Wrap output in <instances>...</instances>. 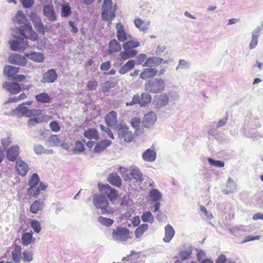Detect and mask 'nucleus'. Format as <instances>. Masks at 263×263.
I'll use <instances>...</instances> for the list:
<instances>
[{
  "label": "nucleus",
  "mask_w": 263,
  "mask_h": 263,
  "mask_svg": "<svg viewBox=\"0 0 263 263\" xmlns=\"http://www.w3.org/2000/svg\"><path fill=\"white\" fill-rule=\"evenodd\" d=\"M2 87L6 90L13 95L17 94L21 91L20 84L16 82L6 81L3 83Z\"/></svg>",
  "instance_id": "12"
},
{
  "label": "nucleus",
  "mask_w": 263,
  "mask_h": 263,
  "mask_svg": "<svg viewBox=\"0 0 263 263\" xmlns=\"http://www.w3.org/2000/svg\"><path fill=\"white\" fill-rule=\"evenodd\" d=\"M107 181L112 185L117 187H120L122 184V180L116 173L110 174L108 175Z\"/></svg>",
  "instance_id": "23"
},
{
  "label": "nucleus",
  "mask_w": 263,
  "mask_h": 263,
  "mask_svg": "<svg viewBox=\"0 0 263 263\" xmlns=\"http://www.w3.org/2000/svg\"><path fill=\"white\" fill-rule=\"evenodd\" d=\"M112 238L116 241L125 242L132 239V233L125 227H118L113 230Z\"/></svg>",
  "instance_id": "4"
},
{
  "label": "nucleus",
  "mask_w": 263,
  "mask_h": 263,
  "mask_svg": "<svg viewBox=\"0 0 263 263\" xmlns=\"http://www.w3.org/2000/svg\"><path fill=\"white\" fill-rule=\"evenodd\" d=\"M141 123V119L139 118H133L130 121L131 126L135 128H137Z\"/></svg>",
  "instance_id": "55"
},
{
  "label": "nucleus",
  "mask_w": 263,
  "mask_h": 263,
  "mask_svg": "<svg viewBox=\"0 0 263 263\" xmlns=\"http://www.w3.org/2000/svg\"><path fill=\"white\" fill-rule=\"evenodd\" d=\"M93 203L98 209H101L102 214H106L108 212L107 208L108 206V202L106 198L102 194H95L93 195Z\"/></svg>",
  "instance_id": "10"
},
{
  "label": "nucleus",
  "mask_w": 263,
  "mask_h": 263,
  "mask_svg": "<svg viewBox=\"0 0 263 263\" xmlns=\"http://www.w3.org/2000/svg\"><path fill=\"white\" fill-rule=\"evenodd\" d=\"M8 62L14 65L25 66L27 61L24 56L18 53H13L9 57Z\"/></svg>",
  "instance_id": "13"
},
{
  "label": "nucleus",
  "mask_w": 263,
  "mask_h": 263,
  "mask_svg": "<svg viewBox=\"0 0 263 263\" xmlns=\"http://www.w3.org/2000/svg\"><path fill=\"white\" fill-rule=\"evenodd\" d=\"M169 101L168 97L165 93L161 95L157 100V105L160 107L166 105Z\"/></svg>",
  "instance_id": "43"
},
{
  "label": "nucleus",
  "mask_w": 263,
  "mask_h": 263,
  "mask_svg": "<svg viewBox=\"0 0 263 263\" xmlns=\"http://www.w3.org/2000/svg\"><path fill=\"white\" fill-rule=\"evenodd\" d=\"M44 13L50 21L54 22L55 21L57 18L53 5H45L44 7Z\"/></svg>",
  "instance_id": "25"
},
{
  "label": "nucleus",
  "mask_w": 263,
  "mask_h": 263,
  "mask_svg": "<svg viewBox=\"0 0 263 263\" xmlns=\"http://www.w3.org/2000/svg\"><path fill=\"white\" fill-rule=\"evenodd\" d=\"M208 160L211 165L216 167H222L224 165V162L221 161L214 160L212 158H209Z\"/></svg>",
  "instance_id": "51"
},
{
  "label": "nucleus",
  "mask_w": 263,
  "mask_h": 263,
  "mask_svg": "<svg viewBox=\"0 0 263 263\" xmlns=\"http://www.w3.org/2000/svg\"><path fill=\"white\" fill-rule=\"evenodd\" d=\"M112 143L111 141L109 140H102L97 142L93 148V152L95 153H101L104 151Z\"/></svg>",
  "instance_id": "21"
},
{
  "label": "nucleus",
  "mask_w": 263,
  "mask_h": 263,
  "mask_svg": "<svg viewBox=\"0 0 263 263\" xmlns=\"http://www.w3.org/2000/svg\"><path fill=\"white\" fill-rule=\"evenodd\" d=\"M32 254L29 251H25L23 253V260L24 261H30L32 260Z\"/></svg>",
  "instance_id": "54"
},
{
  "label": "nucleus",
  "mask_w": 263,
  "mask_h": 263,
  "mask_svg": "<svg viewBox=\"0 0 263 263\" xmlns=\"http://www.w3.org/2000/svg\"><path fill=\"white\" fill-rule=\"evenodd\" d=\"M49 127L52 131L59 132L60 130V126L57 121H52L49 124Z\"/></svg>",
  "instance_id": "53"
},
{
  "label": "nucleus",
  "mask_w": 263,
  "mask_h": 263,
  "mask_svg": "<svg viewBox=\"0 0 263 263\" xmlns=\"http://www.w3.org/2000/svg\"><path fill=\"white\" fill-rule=\"evenodd\" d=\"M40 179L37 174H32L29 179L28 185L29 188L27 190V193L30 196L35 197L40 194L41 191L45 190L47 186L43 182H40L39 185L36 187L38 184Z\"/></svg>",
  "instance_id": "3"
},
{
  "label": "nucleus",
  "mask_w": 263,
  "mask_h": 263,
  "mask_svg": "<svg viewBox=\"0 0 263 263\" xmlns=\"http://www.w3.org/2000/svg\"><path fill=\"white\" fill-rule=\"evenodd\" d=\"M258 35L257 34H253L252 36L251 41L250 42L249 47L250 49L254 48L258 43Z\"/></svg>",
  "instance_id": "52"
},
{
  "label": "nucleus",
  "mask_w": 263,
  "mask_h": 263,
  "mask_svg": "<svg viewBox=\"0 0 263 263\" xmlns=\"http://www.w3.org/2000/svg\"><path fill=\"white\" fill-rule=\"evenodd\" d=\"M158 70L155 68H146L143 69L140 74V78L146 80L155 77L158 73Z\"/></svg>",
  "instance_id": "22"
},
{
  "label": "nucleus",
  "mask_w": 263,
  "mask_h": 263,
  "mask_svg": "<svg viewBox=\"0 0 263 263\" xmlns=\"http://www.w3.org/2000/svg\"><path fill=\"white\" fill-rule=\"evenodd\" d=\"M15 167L17 174L21 176H25L29 170L27 163L21 159L16 160Z\"/></svg>",
  "instance_id": "14"
},
{
  "label": "nucleus",
  "mask_w": 263,
  "mask_h": 263,
  "mask_svg": "<svg viewBox=\"0 0 263 263\" xmlns=\"http://www.w3.org/2000/svg\"><path fill=\"white\" fill-rule=\"evenodd\" d=\"M260 236L259 235L252 236H248L246 237L245 239L243 241V242H246L248 241L254 240H258L260 239Z\"/></svg>",
  "instance_id": "61"
},
{
  "label": "nucleus",
  "mask_w": 263,
  "mask_h": 263,
  "mask_svg": "<svg viewBox=\"0 0 263 263\" xmlns=\"http://www.w3.org/2000/svg\"><path fill=\"white\" fill-rule=\"evenodd\" d=\"M163 59L155 57L148 58L146 61L143 63V67H152L153 66L156 67L159 66L162 63Z\"/></svg>",
  "instance_id": "26"
},
{
  "label": "nucleus",
  "mask_w": 263,
  "mask_h": 263,
  "mask_svg": "<svg viewBox=\"0 0 263 263\" xmlns=\"http://www.w3.org/2000/svg\"><path fill=\"white\" fill-rule=\"evenodd\" d=\"M19 33L20 36H14V40L9 41L10 48L13 51L22 52L28 47V39L35 41L38 39L37 34L29 24H26L19 28Z\"/></svg>",
  "instance_id": "1"
},
{
  "label": "nucleus",
  "mask_w": 263,
  "mask_h": 263,
  "mask_svg": "<svg viewBox=\"0 0 263 263\" xmlns=\"http://www.w3.org/2000/svg\"><path fill=\"white\" fill-rule=\"evenodd\" d=\"M32 102L31 101H29L20 104L17 107V110L23 116L29 118L41 115L42 112V110L34 108L29 109L24 106L25 104L30 105L32 104Z\"/></svg>",
  "instance_id": "8"
},
{
  "label": "nucleus",
  "mask_w": 263,
  "mask_h": 263,
  "mask_svg": "<svg viewBox=\"0 0 263 263\" xmlns=\"http://www.w3.org/2000/svg\"><path fill=\"white\" fill-rule=\"evenodd\" d=\"M130 175L136 181H143V175L137 168H134L130 172Z\"/></svg>",
  "instance_id": "41"
},
{
  "label": "nucleus",
  "mask_w": 263,
  "mask_h": 263,
  "mask_svg": "<svg viewBox=\"0 0 263 263\" xmlns=\"http://www.w3.org/2000/svg\"><path fill=\"white\" fill-rule=\"evenodd\" d=\"M156 119V114L152 111L149 112L145 115L142 121V124L145 127H151L155 124Z\"/></svg>",
  "instance_id": "20"
},
{
  "label": "nucleus",
  "mask_w": 263,
  "mask_h": 263,
  "mask_svg": "<svg viewBox=\"0 0 263 263\" xmlns=\"http://www.w3.org/2000/svg\"><path fill=\"white\" fill-rule=\"evenodd\" d=\"M30 226L35 232L39 233L41 229L40 222L36 220H32L30 222Z\"/></svg>",
  "instance_id": "49"
},
{
  "label": "nucleus",
  "mask_w": 263,
  "mask_h": 263,
  "mask_svg": "<svg viewBox=\"0 0 263 263\" xmlns=\"http://www.w3.org/2000/svg\"><path fill=\"white\" fill-rule=\"evenodd\" d=\"M83 135L86 138L89 140H95L98 141L99 139V133L98 131L94 128H90L85 130Z\"/></svg>",
  "instance_id": "24"
},
{
  "label": "nucleus",
  "mask_w": 263,
  "mask_h": 263,
  "mask_svg": "<svg viewBox=\"0 0 263 263\" xmlns=\"http://www.w3.org/2000/svg\"><path fill=\"white\" fill-rule=\"evenodd\" d=\"M31 20L33 23L34 28L40 34L44 35L46 28L42 24L40 18L36 14L31 13L30 15Z\"/></svg>",
  "instance_id": "11"
},
{
  "label": "nucleus",
  "mask_w": 263,
  "mask_h": 263,
  "mask_svg": "<svg viewBox=\"0 0 263 263\" xmlns=\"http://www.w3.org/2000/svg\"><path fill=\"white\" fill-rule=\"evenodd\" d=\"M2 144L3 146H8L11 143L10 138L9 137H7L4 139H2Z\"/></svg>",
  "instance_id": "63"
},
{
  "label": "nucleus",
  "mask_w": 263,
  "mask_h": 263,
  "mask_svg": "<svg viewBox=\"0 0 263 263\" xmlns=\"http://www.w3.org/2000/svg\"><path fill=\"white\" fill-rule=\"evenodd\" d=\"M190 255V254L189 253H188L186 251H183L180 252V257L182 260H184L187 258L189 257Z\"/></svg>",
  "instance_id": "64"
},
{
  "label": "nucleus",
  "mask_w": 263,
  "mask_h": 263,
  "mask_svg": "<svg viewBox=\"0 0 263 263\" xmlns=\"http://www.w3.org/2000/svg\"><path fill=\"white\" fill-rule=\"evenodd\" d=\"M105 122L110 127H116L117 124V114L115 111H111L105 117Z\"/></svg>",
  "instance_id": "16"
},
{
  "label": "nucleus",
  "mask_w": 263,
  "mask_h": 263,
  "mask_svg": "<svg viewBox=\"0 0 263 263\" xmlns=\"http://www.w3.org/2000/svg\"><path fill=\"white\" fill-rule=\"evenodd\" d=\"M116 29L117 36L120 42H125L128 39H132V36L126 32L124 26L121 23L116 24Z\"/></svg>",
  "instance_id": "15"
},
{
  "label": "nucleus",
  "mask_w": 263,
  "mask_h": 263,
  "mask_svg": "<svg viewBox=\"0 0 263 263\" xmlns=\"http://www.w3.org/2000/svg\"><path fill=\"white\" fill-rule=\"evenodd\" d=\"M136 104H139L141 106V99L140 96L138 94L134 95L132 100L130 102H127L126 103V106H132Z\"/></svg>",
  "instance_id": "47"
},
{
  "label": "nucleus",
  "mask_w": 263,
  "mask_h": 263,
  "mask_svg": "<svg viewBox=\"0 0 263 263\" xmlns=\"http://www.w3.org/2000/svg\"><path fill=\"white\" fill-rule=\"evenodd\" d=\"M118 137L121 140L126 142H130L134 139V135L129 130L128 127L124 123H120L116 127Z\"/></svg>",
  "instance_id": "6"
},
{
  "label": "nucleus",
  "mask_w": 263,
  "mask_h": 263,
  "mask_svg": "<svg viewBox=\"0 0 263 263\" xmlns=\"http://www.w3.org/2000/svg\"><path fill=\"white\" fill-rule=\"evenodd\" d=\"M19 154V147L17 145H13L6 151V157L9 161L14 162L16 160Z\"/></svg>",
  "instance_id": "17"
},
{
  "label": "nucleus",
  "mask_w": 263,
  "mask_h": 263,
  "mask_svg": "<svg viewBox=\"0 0 263 263\" xmlns=\"http://www.w3.org/2000/svg\"><path fill=\"white\" fill-rule=\"evenodd\" d=\"M149 196L153 201H157L161 198L162 194L158 190L154 189L150 191Z\"/></svg>",
  "instance_id": "42"
},
{
  "label": "nucleus",
  "mask_w": 263,
  "mask_h": 263,
  "mask_svg": "<svg viewBox=\"0 0 263 263\" xmlns=\"http://www.w3.org/2000/svg\"><path fill=\"white\" fill-rule=\"evenodd\" d=\"M37 118H31L28 120V125L29 126H34L36 124L42 123L43 122L45 121V119H46L47 116H43L42 114L39 116H37Z\"/></svg>",
  "instance_id": "37"
},
{
  "label": "nucleus",
  "mask_w": 263,
  "mask_h": 263,
  "mask_svg": "<svg viewBox=\"0 0 263 263\" xmlns=\"http://www.w3.org/2000/svg\"><path fill=\"white\" fill-rule=\"evenodd\" d=\"M134 24L137 28L142 31H147L150 25L149 22H145L140 18H136L134 21Z\"/></svg>",
  "instance_id": "30"
},
{
  "label": "nucleus",
  "mask_w": 263,
  "mask_h": 263,
  "mask_svg": "<svg viewBox=\"0 0 263 263\" xmlns=\"http://www.w3.org/2000/svg\"><path fill=\"white\" fill-rule=\"evenodd\" d=\"M142 220L143 222L152 223L154 221V217L150 212H145L141 216Z\"/></svg>",
  "instance_id": "45"
},
{
  "label": "nucleus",
  "mask_w": 263,
  "mask_h": 263,
  "mask_svg": "<svg viewBox=\"0 0 263 263\" xmlns=\"http://www.w3.org/2000/svg\"><path fill=\"white\" fill-rule=\"evenodd\" d=\"M111 64L109 61H107L104 63H103L100 66V69L102 70L107 71L110 68Z\"/></svg>",
  "instance_id": "59"
},
{
  "label": "nucleus",
  "mask_w": 263,
  "mask_h": 263,
  "mask_svg": "<svg viewBox=\"0 0 263 263\" xmlns=\"http://www.w3.org/2000/svg\"><path fill=\"white\" fill-rule=\"evenodd\" d=\"M227 258L223 254H221L217 259L216 263H226Z\"/></svg>",
  "instance_id": "62"
},
{
  "label": "nucleus",
  "mask_w": 263,
  "mask_h": 263,
  "mask_svg": "<svg viewBox=\"0 0 263 263\" xmlns=\"http://www.w3.org/2000/svg\"><path fill=\"white\" fill-rule=\"evenodd\" d=\"M15 21H16L19 24L25 23L26 21V18L22 11H18L14 17Z\"/></svg>",
  "instance_id": "44"
},
{
  "label": "nucleus",
  "mask_w": 263,
  "mask_h": 263,
  "mask_svg": "<svg viewBox=\"0 0 263 263\" xmlns=\"http://www.w3.org/2000/svg\"><path fill=\"white\" fill-rule=\"evenodd\" d=\"M121 49L120 44L116 40L110 41L108 45V53L112 54L119 51Z\"/></svg>",
  "instance_id": "32"
},
{
  "label": "nucleus",
  "mask_w": 263,
  "mask_h": 263,
  "mask_svg": "<svg viewBox=\"0 0 263 263\" xmlns=\"http://www.w3.org/2000/svg\"><path fill=\"white\" fill-rule=\"evenodd\" d=\"M98 86V83L97 80H90L87 83L86 88L88 90H95Z\"/></svg>",
  "instance_id": "48"
},
{
  "label": "nucleus",
  "mask_w": 263,
  "mask_h": 263,
  "mask_svg": "<svg viewBox=\"0 0 263 263\" xmlns=\"http://www.w3.org/2000/svg\"><path fill=\"white\" fill-rule=\"evenodd\" d=\"M165 88V82L161 79L148 80L145 84V90L152 93L160 92Z\"/></svg>",
  "instance_id": "5"
},
{
  "label": "nucleus",
  "mask_w": 263,
  "mask_h": 263,
  "mask_svg": "<svg viewBox=\"0 0 263 263\" xmlns=\"http://www.w3.org/2000/svg\"><path fill=\"white\" fill-rule=\"evenodd\" d=\"M135 66V61L132 60H129L120 68L119 73L121 74H124L132 70L134 68Z\"/></svg>",
  "instance_id": "34"
},
{
  "label": "nucleus",
  "mask_w": 263,
  "mask_h": 263,
  "mask_svg": "<svg viewBox=\"0 0 263 263\" xmlns=\"http://www.w3.org/2000/svg\"><path fill=\"white\" fill-rule=\"evenodd\" d=\"M147 56L144 53H142L139 54L137 59V63L139 65L143 64V63L146 61L147 59Z\"/></svg>",
  "instance_id": "56"
},
{
  "label": "nucleus",
  "mask_w": 263,
  "mask_h": 263,
  "mask_svg": "<svg viewBox=\"0 0 263 263\" xmlns=\"http://www.w3.org/2000/svg\"><path fill=\"white\" fill-rule=\"evenodd\" d=\"M33 240L32 233H23L22 236V243L24 246H28Z\"/></svg>",
  "instance_id": "36"
},
{
  "label": "nucleus",
  "mask_w": 263,
  "mask_h": 263,
  "mask_svg": "<svg viewBox=\"0 0 263 263\" xmlns=\"http://www.w3.org/2000/svg\"><path fill=\"white\" fill-rule=\"evenodd\" d=\"M25 55L26 57L36 62H42L44 60V56L43 53L39 52L25 53Z\"/></svg>",
  "instance_id": "28"
},
{
  "label": "nucleus",
  "mask_w": 263,
  "mask_h": 263,
  "mask_svg": "<svg viewBox=\"0 0 263 263\" xmlns=\"http://www.w3.org/2000/svg\"><path fill=\"white\" fill-rule=\"evenodd\" d=\"M140 46V43L137 40L129 39L122 44L124 51L120 52L121 59L126 60L130 58L135 57L138 53V51L134 49L135 48Z\"/></svg>",
  "instance_id": "2"
},
{
  "label": "nucleus",
  "mask_w": 263,
  "mask_h": 263,
  "mask_svg": "<svg viewBox=\"0 0 263 263\" xmlns=\"http://www.w3.org/2000/svg\"><path fill=\"white\" fill-rule=\"evenodd\" d=\"M98 221L101 224L107 227L110 226L114 223L113 219L105 218L102 216H99L98 217Z\"/></svg>",
  "instance_id": "46"
},
{
  "label": "nucleus",
  "mask_w": 263,
  "mask_h": 263,
  "mask_svg": "<svg viewBox=\"0 0 263 263\" xmlns=\"http://www.w3.org/2000/svg\"><path fill=\"white\" fill-rule=\"evenodd\" d=\"M102 18L105 21H111L115 17V9L112 8V3L111 0H104L102 6Z\"/></svg>",
  "instance_id": "7"
},
{
  "label": "nucleus",
  "mask_w": 263,
  "mask_h": 263,
  "mask_svg": "<svg viewBox=\"0 0 263 263\" xmlns=\"http://www.w3.org/2000/svg\"><path fill=\"white\" fill-rule=\"evenodd\" d=\"M23 6L25 8H30L34 4V0H20Z\"/></svg>",
  "instance_id": "58"
},
{
  "label": "nucleus",
  "mask_w": 263,
  "mask_h": 263,
  "mask_svg": "<svg viewBox=\"0 0 263 263\" xmlns=\"http://www.w3.org/2000/svg\"><path fill=\"white\" fill-rule=\"evenodd\" d=\"M20 68L12 65H6L3 69V74L10 80L13 79L16 73L19 71Z\"/></svg>",
  "instance_id": "19"
},
{
  "label": "nucleus",
  "mask_w": 263,
  "mask_h": 263,
  "mask_svg": "<svg viewBox=\"0 0 263 263\" xmlns=\"http://www.w3.org/2000/svg\"><path fill=\"white\" fill-rule=\"evenodd\" d=\"M21 247L16 245L12 252V259L15 263H20L21 259Z\"/></svg>",
  "instance_id": "35"
},
{
  "label": "nucleus",
  "mask_w": 263,
  "mask_h": 263,
  "mask_svg": "<svg viewBox=\"0 0 263 263\" xmlns=\"http://www.w3.org/2000/svg\"><path fill=\"white\" fill-rule=\"evenodd\" d=\"M62 15L67 17L71 13V8L69 5H64L62 7Z\"/></svg>",
  "instance_id": "50"
},
{
  "label": "nucleus",
  "mask_w": 263,
  "mask_h": 263,
  "mask_svg": "<svg viewBox=\"0 0 263 263\" xmlns=\"http://www.w3.org/2000/svg\"><path fill=\"white\" fill-rule=\"evenodd\" d=\"M148 229V225L147 224H142L139 226L135 230V233L136 238H139L142 236L145 232Z\"/></svg>",
  "instance_id": "40"
},
{
  "label": "nucleus",
  "mask_w": 263,
  "mask_h": 263,
  "mask_svg": "<svg viewBox=\"0 0 263 263\" xmlns=\"http://www.w3.org/2000/svg\"><path fill=\"white\" fill-rule=\"evenodd\" d=\"M26 79V76L23 74H16L13 80L18 82H21L25 81Z\"/></svg>",
  "instance_id": "60"
},
{
  "label": "nucleus",
  "mask_w": 263,
  "mask_h": 263,
  "mask_svg": "<svg viewBox=\"0 0 263 263\" xmlns=\"http://www.w3.org/2000/svg\"><path fill=\"white\" fill-rule=\"evenodd\" d=\"M141 106H145L149 104L152 101L151 96L147 93L143 92L141 93Z\"/></svg>",
  "instance_id": "38"
},
{
  "label": "nucleus",
  "mask_w": 263,
  "mask_h": 263,
  "mask_svg": "<svg viewBox=\"0 0 263 263\" xmlns=\"http://www.w3.org/2000/svg\"><path fill=\"white\" fill-rule=\"evenodd\" d=\"M44 202L40 199L35 200L30 206V211L33 214H36L42 210L44 206Z\"/></svg>",
  "instance_id": "29"
},
{
  "label": "nucleus",
  "mask_w": 263,
  "mask_h": 263,
  "mask_svg": "<svg viewBox=\"0 0 263 263\" xmlns=\"http://www.w3.org/2000/svg\"><path fill=\"white\" fill-rule=\"evenodd\" d=\"M35 98L37 102L41 103H49L51 99L49 95L46 92H42L35 96Z\"/></svg>",
  "instance_id": "33"
},
{
  "label": "nucleus",
  "mask_w": 263,
  "mask_h": 263,
  "mask_svg": "<svg viewBox=\"0 0 263 263\" xmlns=\"http://www.w3.org/2000/svg\"><path fill=\"white\" fill-rule=\"evenodd\" d=\"M175 235V230L172 226L167 224L165 227V236L163 240L165 242H169Z\"/></svg>",
  "instance_id": "27"
},
{
  "label": "nucleus",
  "mask_w": 263,
  "mask_h": 263,
  "mask_svg": "<svg viewBox=\"0 0 263 263\" xmlns=\"http://www.w3.org/2000/svg\"><path fill=\"white\" fill-rule=\"evenodd\" d=\"M99 189L101 194L107 198L111 201H114L118 196V192L115 189L112 188L109 184H99Z\"/></svg>",
  "instance_id": "9"
},
{
  "label": "nucleus",
  "mask_w": 263,
  "mask_h": 263,
  "mask_svg": "<svg viewBox=\"0 0 263 263\" xmlns=\"http://www.w3.org/2000/svg\"><path fill=\"white\" fill-rule=\"evenodd\" d=\"M156 158V153L154 150L147 149L142 155L143 159L147 162H153Z\"/></svg>",
  "instance_id": "31"
},
{
  "label": "nucleus",
  "mask_w": 263,
  "mask_h": 263,
  "mask_svg": "<svg viewBox=\"0 0 263 263\" xmlns=\"http://www.w3.org/2000/svg\"><path fill=\"white\" fill-rule=\"evenodd\" d=\"M117 83L116 81H107L102 84L101 86L102 91L103 92H108L110 89L115 87Z\"/></svg>",
  "instance_id": "39"
},
{
  "label": "nucleus",
  "mask_w": 263,
  "mask_h": 263,
  "mask_svg": "<svg viewBox=\"0 0 263 263\" xmlns=\"http://www.w3.org/2000/svg\"><path fill=\"white\" fill-rule=\"evenodd\" d=\"M58 78L57 73L53 69L48 70L43 74L42 82L43 83H50L54 82Z\"/></svg>",
  "instance_id": "18"
},
{
  "label": "nucleus",
  "mask_w": 263,
  "mask_h": 263,
  "mask_svg": "<svg viewBox=\"0 0 263 263\" xmlns=\"http://www.w3.org/2000/svg\"><path fill=\"white\" fill-rule=\"evenodd\" d=\"M74 149L76 151L82 152L84 150V145L81 141H77L75 143Z\"/></svg>",
  "instance_id": "57"
}]
</instances>
